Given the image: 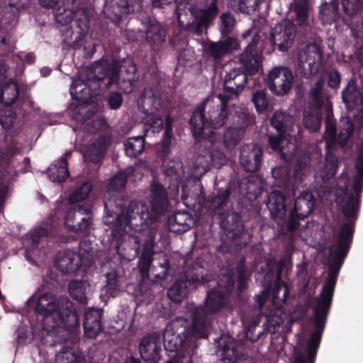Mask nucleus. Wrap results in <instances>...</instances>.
Instances as JSON below:
<instances>
[{
  "mask_svg": "<svg viewBox=\"0 0 363 363\" xmlns=\"http://www.w3.org/2000/svg\"><path fill=\"white\" fill-rule=\"evenodd\" d=\"M263 160V150L255 143L243 145L240 150L239 162L246 172L255 173L259 170Z\"/></svg>",
  "mask_w": 363,
  "mask_h": 363,
  "instance_id": "23",
  "label": "nucleus"
},
{
  "mask_svg": "<svg viewBox=\"0 0 363 363\" xmlns=\"http://www.w3.org/2000/svg\"><path fill=\"white\" fill-rule=\"evenodd\" d=\"M194 224V219L186 211H177L168 218L169 230L176 233L188 231Z\"/></svg>",
  "mask_w": 363,
  "mask_h": 363,
  "instance_id": "40",
  "label": "nucleus"
},
{
  "mask_svg": "<svg viewBox=\"0 0 363 363\" xmlns=\"http://www.w3.org/2000/svg\"><path fill=\"white\" fill-rule=\"evenodd\" d=\"M267 206L273 220L277 223L285 222L287 218H286V197L281 191L278 190L271 191L268 194Z\"/></svg>",
  "mask_w": 363,
  "mask_h": 363,
  "instance_id": "31",
  "label": "nucleus"
},
{
  "mask_svg": "<svg viewBox=\"0 0 363 363\" xmlns=\"http://www.w3.org/2000/svg\"><path fill=\"white\" fill-rule=\"evenodd\" d=\"M184 319H174L168 323L162 334L163 345L167 351H177L188 338L186 325Z\"/></svg>",
  "mask_w": 363,
  "mask_h": 363,
  "instance_id": "20",
  "label": "nucleus"
},
{
  "mask_svg": "<svg viewBox=\"0 0 363 363\" xmlns=\"http://www.w3.org/2000/svg\"><path fill=\"white\" fill-rule=\"evenodd\" d=\"M255 122V117L247 109L235 110L232 116V125L238 130L245 131L246 128L252 125Z\"/></svg>",
  "mask_w": 363,
  "mask_h": 363,
  "instance_id": "50",
  "label": "nucleus"
},
{
  "mask_svg": "<svg viewBox=\"0 0 363 363\" xmlns=\"http://www.w3.org/2000/svg\"><path fill=\"white\" fill-rule=\"evenodd\" d=\"M211 138L202 140L197 145L199 148V159L204 160L207 166L220 168L226 163V157L220 149V143L218 140L220 135H211Z\"/></svg>",
  "mask_w": 363,
  "mask_h": 363,
  "instance_id": "19",
  "label": "nucleus"
},
{
  "mask_svg": "<svg viewBox=\"0 0 363 363\" xmlns=\"http://www.w3.org/2000/svg\"><path fill=\"white\" fill-rule=\"evenodd\" d=\"M89 284L85 280H72L68 284V291L71 297L82 304H86V290Z\"/></svg>",
  "mask_w": 363,
  "mask_h": 363,
  "instance_id": "44",
  "label": "nucleus"
},
{
  "mask_svg": "<svg viewBox=\"0 0 363 363\" xmlns=\"http://www.w3.org/2000/svg\"><path fill=\"white\" fill-rule=\"evenodd\" d=\"M245 135V131L230 126L223 134V143L230 151L233 150L242 140Z\"/></svg>",
  "mask_w": 363,
  "mask_h": 363,
  "instance_id": "53",
  "label": "nucleus"
},
{
  "mask_svg": "<svg viewBox=\"0 0 363 363\" xmlns=\"http://www.w3.org/2000/svg\"><path fill=\"white\" fill-rule=\"evenodd\" d=\"M322 116L320 112L304 116L303 122L305 128L310 132H318L320 128Z\"/></svg>",
  "mask_w": 363,
  "mask_h": 363,
  "instance_id": "63",
  "label": "nucleus"
},
{
  "mask_svg": "<svg viewBox=\"0 0 363 363\" xmlns=\"http://www.w3.org/2000/svg\"><path fill=\"white\" fill-rule=\"evenodd\" d=\"M322 60V52L315 45H308L303 53L299 55L297 72L306 79L315 77L320 71Z\"/></svg>",
  "mask_w": 363,
  "mask_h": 363,
  "instance_id": "18",
  "label": "nucleus"
},
{
  "mask_svg": "<svg viewBox=\"0 0 363 363\" xmlns=\"http://www.w3.org/2000/svg\"><path fill=\"white\" fill-rule=\"evenodd\" d=\"M162 333H148L144 335L139 344V353L145 363H159L161 359Z\"/></svg>",
  "mask_w": 363,
  "mask_h": 363,
  "instance_id": "22",
  "label": "nucleus"
},
{
  "mask_svg": "<svg viewBox=\"0 0 363 363\" xmlns=\"http://www.w3.org/2000/svg\"><path fill=\"white\" fill-rule=\"evenodd\" d=\"M140 99L145 113L147 116L144 122L145 135L149 132L154 135L159 133L163 128V120L160 115H155V113L160 111L162 106L160 81L157 80L155 86L145 88Z\"/></svg>",
  "mask_w": 363,
  "mask_h": 363,
  "instance_id": "4",
  "label": "nucleus"
},
{
  "mask_svg": "<svg viewBox=\"0 0 363 363\" xmlns=\"http://www.w3.org/2000/svg\"><path fill=\"white\" fill-rule=\"evenodd\" d=\"M220 102V107L218 106L216 109H213L208 111V120L211 130L221 128L228 122L230 116L228 110L229 101L226 103H223V100H218Z\"/></svg>",
  "mask_w": 363,
  "mask_h": 363,
  "instance_id": "41",
  "label": "nucleus"
},
{
  "mask_svg": "<svg viewBox=\"0 0 363 363\" xmlns=\"http://www.w3.org/2000/svg\"><path fill=\"white\" fill-rule=\"evenodd\" d=\"M325 84V79L320 77L309 90V97L312 101L314 108L320 111L324 105L323 90Z\"/></svg>",
  "mask_w": 363,
  "mask_h": 363,
  "instance_id": "52",
  "label": "nucleus"
},
{
  "mask_svg": "<svg viewBox=\"0 0 363 363\" xmlns=\"http://www.w3.org/2000/svg\"><path fill=\"white\" fill-rule=\"evenodd\" d=\"M122 219L126 226L135 232L145 233L152 229L149 228L152 220L147 207L137 201H132L129 203L125 216Z\"/></svg>",
  "mask_w": 363,
  "mask_h": 363,
  "instance_id": "16",
  "label": "nucleus"
},
{
  "mask_svg": "<svg viewBox=\"0 0 363 363\" xmlns=\"http://www.w3.org/2000/svg\"><path fill=\"white\" fill-rule=\"evenodd\" d=\"M56 267L64 274H74L82 266V259L77 253L70 249L58 252L56 255Z\"/></svg>",
  "mask_w": 363,
  "mask_h": 363,
  "instance_id": "30",
  "label": "nucleus"
},
{
  "mask_svg": "<svg viewBox=\"0 0 363 363\" xmlns=\"http://www.w3.org/2000/svg\"><path fill=\"white\" fill-rule=\"evenodd\" d=\"M231 194L232 187L230 184H228L224 189H218L215 194L208 197L203 196V202L211 211L216 213V211L222 210L228 206Z\"/></svg>",
  "mask_w": 363,
  "mask_h": 363,
  "instance_id": "38",
  "label": "nucleus"
},
{
  "mask_svg": "<svg viewBox=\"0 0 363 363\" xmlns=\"http://www.w3.org/2000/svg\"><path fill=\"white\" fill-rule=\"evenodd\" d=\"M339 18V4L337 0H331L330 3L323 2L319 7V19L323 25H330Z\"/></svg>",
  "mask_w": 363,
  "mask_h": 363,
  "instance_id": "43",
  "label": "nucleus"
},
{
  "mask_svg": "<svg viewBox=\"0 0 363 363\" xmlns=\"http://www.w3.org/2000/svg\"><path fill=\"white\" fill-rule=\"evenodd\" d=\"M96 75L94 64L90 67V72L86 79L74 80L69 89L72 99L88 103L92 98L98 96L101 90L109 89L106 86V82H102Z\"/></svg>",
  "mask_w": 363,
  "mask_h": 363,
  "instance_id": "9",
  "label": "nucleus"
},
{
  "mask_svg": "<svg viewBox=\"0 0 363 363\" xmlns=\"http://www.w3.org/2000/svg\"><path fill=\"white\" fill-rule=\"evenodd\" d=\"M342 6L345 14L353 17L363 9V0H342Z\"/></svg>",
  "mask_w": 363,
  "mask_h": 363,
  "instance_id": "62",
  "label": "nucleus"
},
{
  "mask_svg": "<svg viewBox=\"0 0 363 363\" xmlns=\"http://www.w3.org/2000/svg\"><path fill=\"white\" fill-rule=\"evenodd\" d=\"M172 118L169 116H167L165 119L164 132L163 133L162 140L158 150V156L162 160H164L170 153L172 139Z\"/></svg>",
  "mask_w": 363,
  "mask_h": 363,
  "instance_id": "46",
  "label": "nucleus"
},
{
  "mask_svg": "<svg viewBox=\"0 0 363 363\" xmlns=\"http://www.w3.org/2000/svg\"><path fill=\"white\" fill-rule=\"evenodd\" d=\"M343 216L347 221L340 225L339 231L333 232L337 249L334 252L332 262L328 267V278L323 285L319 296L315 298L313 308L315 329L307 343V352L310 358L316 357L331 308L337 276L353 240L355 213H351L345 208Z\"/></svg>",
  "mask_w": 363,
  "mask_h": 363,
  "instance_id": "1",
  "label": "nucleus"
},
{
  "mask_svg": "<svg viewBox=\"0 0 363 363\" xmlns=\"http://www.w3.org/2000/svg\"><path fill=\"white\" fill-rule=\"evenodd\" d=\"M106 291L111 296H114L121 289L123 277L119 275L116 271L112 270L106 274Z\"/></svg>",
  "mask_w": 363,
  "mask_h": 363,
  "instance_id": "55",
  "label": "nucleus"
},
{
  "mask_svg": "<svg viewBox=\"0 0 363 363\" xmlns=\"http://www.w3.org/2000/svg\"><path fill=\"white\" fill-rule=\"evenodd\" d=\"M337 158L333 153H332L330 145L327 143L325 163L323 169L324 177L328 178L333 177L337 172Z\"/></svg>",
  "mask_w": 363,
  "mask_h": 363,
  "instance_id": "54",
  "label": "nucleus"
},
{
  "mask_svg": "<svg viewBox=\"0 0 363 363\" xmlns=\"http://www.w3.org/2000/svg\"><path fill=\"white\" fill-rule=\"evenodd\" d=\"M216 353L220 363H255L246 356L239 342L229 335L222 334L215 339Z\"/></svg>",
  "mask_w": 363,
  "mask_h": 363,
  "instance_id": "8",
  "label": "nucleus"
},
{
  "mask_svg": "<svg viewBox=\"0 0 363 363\" xmlns=\"http://www.w3.org/2000/svg\"><path fill=\"white\" fill-rule=\"evenodd\" d=\"M218 0H205L204 6L199 9L188 2L177 6V18L179 27L184 30L201 35L219 13Z\"/></svg>",
  "mask_w": 363,
  "mask_h": 363,
  "instance_id": "3",
  "label": "nucleus"
},
{
  "mask_svg": "<svg viewBox=\"0 0 363 363\" xmlns=\"http://www.w3.org/2000/svg\"><path fill=\"white\" fill-rule=\"evenodd\" d=\"M238 43L235 38L228 37L217 42L208 41L203 45V53L208 57L218 60L225 55L237 50Z\"/></svg>",
  "mask_w": 363,
  "mask_h": 363,
  "instance_id": "29",
  "label": "nucleus"
},
{
  "mask_svg": "<svg viewBox=\"0 0 363 363\" xmlns=\"http://www.w3.org/2000/svg\"><path fill=\"white\" fill-rule=\"evenodd\" d=\"M127 181L128 175L124 172H119L112 177L104 197L105 211L108 212L109 208L119 205L116 203V194L118 195V192L125 188Z\"/></svg>",
  "mask_w": 363,
  "mask_h": 363,
  "instance_id": "33",
  "label": "nucleus"
},
{
  "mask_svg": "<svg viewBox=\"0 0 363 363\" xmlns=\"http://www.w3.org/2000/svg\"><path fill=\"white\" fill-rule=\"evenodd\" d=\"M84 356L75 348L64 345L56 355V363H82Z\"/></svg>",
  "mask_w": 363,
  "mask_h": 363,
  "instance_id": "47",
  "label": "nucleus"
},
{
  "mask_svg": "<svg viewBox=\"0 0 363 363\" xmlns=\"http://www.w3.org/2000/svg\"><path fill=\"white\" fill-rule=\"evenodd\" d=\"M145 142L143 136L129 138L124 142L126 155L133 158L138 157L144 151Z\"/></svg>",
  "mask_w": 363,
  "mask_h": 363,
  "instance_id": "51",
  "label": "nucleus"
},
{
  "mask_svg": "<svg viewBox=\"0 0 363 363\" xmlns=\"http://www.w3.org/2000/svg\"><path fill=\"white\" fill-rule=\"evenodd\" d=\"M5 106V108L0 112V124L4 129L7 130L13 127L18 116L11 106Z\"/></svg>",
  "mask_w": 363,
  "mask_h": 363,
  "instance_id": "61",
  "label": "nucleus"
},
{
  "mask_svg": "<svg viewBox=\"0 0 363 363\" xmlns=\"http://www.w3.org/2000/svg\"><path fill=\"white\" fill-rule=\"evenodd\" d=\"M286 137L284 134L278 133L277 135H269L268 143L269 147L274 152H277L281 159L286 160V155L284 152V145L286 143Z\"/></svg>",
  "mask_w": 363,
  "mask_h": 363,
  "instance_id": "60",
  "label": "nucleus"
},
{
  "mask_svg": "<svg viewBox=\"0 0 363 363\" xmlns=\"http://www.w3.org/2000/svg\"><path fill=\"white\" fill-rule=\"evenodd\" d=\"M150 191L152 211L159 216L164 215L170 205L165 188L160 183L154 182L151 185Z\"/></svg>",
  "mask_w": 363,
  "mask_h": 363,
  "instance_id": "35",
  "label": "nucleus"
},
{
  "mask_svg": "<svg viewBox=\"0 0 363 363\" xmlns=\"http://www.w3.org/2000/svg\"><path fill=\"white\" fill-rule=\"evenodd\" d=\"M282 268L279 267L277 270V277L274 282L273 289L272 291V303L275 311L273 315L277 316L276 320H269L272 321L271 324L274 326H279L283 323L281 315L284 313V305L286 303L290 293L289 285L281 279Z\"/></svg>",
  "mask_w": 363,
  "mask_h": 363,
  "instance_id": "21",
  "label": "nucleus"
},
{
  "mask_svg": "<svg viewBox=\"0 0 363 363\" xmlns=\"http://www.w3.org/2000/svg\"><path fill=\"white\" fill-rule=\"evenodd\" d=\"M252 101L257 113L267 111L269 106V98L264 89H258L253 92Z\"/></svg>",
  "mask_w": 363,
  "mask_h": 363,
  "instance_id": "57",
  "label": "nucleus"
},
{
  "mask_svg": "<svg viewBox=\"0 0 363 363\" xmlns=\"http://www.w3.org/2000/svg\"><path fill=\"white\" fill-rule=\"evenodd\" d=\"M352 188L355 195L352 192H348L347 186H346L343 190L342 196L339 199L337 203L342 213L345 208L351 213H355V219L354 220L355 224L359 211L360 194L363 191V177L355 176Z\"/></svg>",
  "mask_w": 363,
  "mask_h": 363,
  "instance_id": "26",
  "label": "nucleus"
},
{
  "mask_svg": "<svg viewBox=\"0 0 363 363\" xmlns=\"http://www.w3.org/2000/svg\"><path fill=\"white\" fill-rule=\"evenodd\" d=\"M166 30L158 22H150L146 31V40L150 45H160L166 39Z\"/></svg>",
  "mask_w": 363,
  "mask_h": 363,
  "instance_id": "45",
  "label": "nucleus"
},
{
  "mask_svg": "<svg viewBox=\"0 0 363 363\" xmlns=\"http://www.w3.org/2000/svg\"><path fill=\"white\" fill-rule=\"evenodd\" d=\"M141 9L140 0H106L105 3V11L116 20H122L124 16L139 12Z\"/></svg>",
  "mask_w": 363,
  "mask_h": 363,
  "instance_id": "28",
  "label": "nucleus"
},
{
  "mask_svg": "<svg viewBox=\"0 0 363 363\" xmlns=\"http://www.w3.org/2000/svg\"><path fill=\"white\" fill-rule=\"evenodd\" d=\"M95 72L102 82L106 80V86L109 88L117 82V78L138 79L140 77L136 65L131 60L121 66L116 61L97 62L95 63Z\"/></svg>",
  "mask_w": 363,
  "mask_h": 363,
  "instance_id": "7",
  "label": "nucleus"
},
{
  "mask_svg": "<svg viewBox=\"0 0 363 363\" xmlns=\"http://www.w3.org/2000/svg\"><path fill=\"white\" fill-rule=\"evenodd\" d=\"M212 100H213L212 96H207L196 106L189 118V128L196 145L201 143L202 140L211 138V135H217L211 130L208 118H206L204 113L207 104Z\"/></svg>",
  "mask_w": 363,
  "mask_h": 363,
  "instance_id": "12",
  "label": "nucleus"
},
{
  "mask_svg": "<svg viewBox=\"0 0 363 363\" xmlns=\"http://www.w3.org/2000/svg\"><path fill=\"white\" fill-rule=\"evenodd\" d=\"M220 226L230 242L238 248L246 247L251 236L245 229L240 213L223 211L219 213Z\"/></svg>",
  "mask_w": 363,
  "mask_h": 363,
  "instance_id": "6",
  "label": "nucleus"
},
{
  "mask_svg": "<svg viewBox=\"0 0 363 363\" xmlns=\"http://www.w3.org/2000/svg\"><path fill=\"white\" fill-rule=\"evenodd\" d=\"M93 189L89 182H83L69 197L71 203H78L86 199Z\"/></svg>",
  "mask_w": 363,
  "mask_h": 363,
  "instance_id": "58",
  "label": "nucleus"
},
{
  "mask_svg": "<svg viewBox=\"0 0 363 363\" xmlns=\"http://www.w3.org/2000/svg\"><path fill=\"white\" fill-rule=\"evenodd\" d=\"M207 315L201 307H196L192 313V323L190 327L186 326L187 337L206 338L208 335L207 328Z\"/></svg>",
  "mask_w": 363,
  "mask_h": 363,
  "instance_id": "37",
  "label": "nucleus"
},
{
  "mask_svg": "<svg viewBox=\"0 0 363 363\" xmlns=\"http://www.w3.org/2000/svg\"><path fill=\"white\" fill-rule=\"evenodd\" d=\"M110 143L111 135L107 133H101L97 138L86 148L84 153L85 161L94 164L101 162Z\"/></svg>",
  "mask_w": 363,
  "mask_h": 363,
  "instance_id": "32",
  "label": "nucleus"
},
{
  "mask_svg": "<svg viewBox=\"0 0 363 363\" xmlns=\"http://www.w3.org/2000/svg\"><path fill=\"white\" fill-rule=\"evenodd\" d=\"M249 77H252L250 74H247L239 67L233 68L227 72L223 82V92L217 94L211 95L214 99L223 100V103L225 104L226 101H230L234 98H237L240 93L242 91Z\"/></svg>",
  "mask_w": 363,
  "mask_h": 363,
  "instance_id": "13",
  "label": "nucleus"
},
{
  "mask_svg": "<svg viewBox=\"0 0 363 363\" xmlns=\"http://www.w3.org/2000/svg\"><path fill=\"white\" fill-rule=\"evenodd\" d=\"M106 216L104 223L111 228V241L115 247L118 250L121 245L125 240V228L123 225V219L121 215L113 211V208H109L108 212L105 211Z\"/></svg>",
  "mask_w": 363,
  "mask_h": 363,
  "instance_id": "34",
  "label": "nucleus"
},
{
  "mask_svg": "<svg viewBox=\"0 0 363 363\" xmlns=\"http://www.w3.org/2000/svg\"><path fill=\"white\" fill-rule=\"evenodd\" d=\"M55 17L56 22L61 26H67L73 21L74 22L80 32L77 31V34L75 35L71 45L75 50L80 48L84 43L83 33H87L89 23L85 11H83V18H78L76 20L74 19L76 15L70 10L67 11L65 9H64L63 13H56Z\"/></svg>",
  "mask_w": 363,
  "mask_h": 363,
  "instance_id": "25",
  "label": "nucleus"
},
{
  "mask_svg": "<svg viewBox=\"0 0 363 363\" xmlns=\"http://www.w3.org/2000/svg\"><path fill=\"white\" fill-rule=\"evenodd\" d=\"M9 167L8 160L4 157L2 151L0 150V212L4 207L9 192L8 185L4 184V181L7 179Z\"/></svg>",
  "mask_w": 363,
  "mask_h": 363,
  "instance_id": "48",
  "label": "nucleus"
},
{
  "mask_svg": "<svg viewBox=\"0 0 363 363\" xmlns=\"http://www.w3.org/2000/svg\"><path fill=\"white\" fill-rule=\"evenodd\" d=\"M224 278L226 280L225 285L218 283L217 287L207 291L204 306L201 307L205 313L215 314L226 304L229 294L234 289L235 281L231 276H224Z\"/></svg>",
  "mask_w": 363,
  "mask_h": 363,
  "instance_id": "14",
  "label": "nucleus"
},
{
  "mask_svg": "<svg viewBox=\"0 0 363 363\" xmlns=\"http://www.w3.org/2000/svg\"><path fill=\"white\" fill-rule=\"evenodd\" d=\"M104 311L100 308H89L84 313V333L89 338H95L103 330L102 315Z\"/></svg>",
  "mask_w": 363,
  "mask_h": 363,
  "instance_id": "36",
  "label": "nucleus"
},
{
  "mask_svg": "<svg viewBox=\"0 0 363 363\" xmlns=\"http://www.w3.org/2000/svg\"><path fill=\"white\" fill-rule=\"evenodd\" d=\"M259 38L255 35L248 45L238 56L239 68L252 77L262 69L263 55L257 48Z\"/></svg>",
  "mask_w": 363,
  "mask_h": 363,
  "instance_id": "17",
  "label": "nucleus"
},
{
  "mask_svg": "<svg viewBox=\"0 0 363 363\" xmlns=\"http://www.w3.org/2000/svg\"><path fill=\"white\" fill-rule=\"evenodd\" d=\"M105 101L106 102L107 106L111 110L119 109L123 103V97L119 91H111L105 97Z\"/></svg>",
  "mask_w": 363,
  "mask_h": 363,
  "instance_id": "64",
  "label": "nucleus"
},
{
  "mask_svg": "<svg viewBox=\"0 0 363 363\" xmlns=\"http://www.w3.org/2000/svg\"><path fill=\"white\" fill-rule=\"evenodd\" d=\"M294 77L292 70L288 67H273L267 74L266 84L275 96H284L291 90Z\"/></svg>",
  "mask_w": 363,
  "mask_h": 363,
  "instance_id": "15",
  "label": "nucleus"
},
{
  "mask_svg": "<svg viewBox=\"0 0 363 363\" xmlns=\"http://www.w3.org/2000/svg\"><path fill=\"white\" fill-rule=\"evenodd\" d=\"M203 270V267H199L196 272L177 279L167 290L169 298L174 303H181L186 295L188 285L196 287L214 281V276L211 273L204 274Z\"/></svg>",
  "mask_w": 363,
  "mask_h": 363,
  "instance_id": "11",
  "label": "nucleus"
},
{
  "mask_svg": "<svg viewBox=\"0 0 363 363\" xmlns=\"http://www.w3.org/2000/svg\"><path fill=\"white\" fill-rule=\"evenodd\" d=\"M152 272L155 273L157 281L168 279V277L172 275L169 259L166 255L163 256L162 262H160L159 266L154 267Z\"/></svg>",
  "mask_w": 363,
  "mask_h": 363,
  "instance_id": "56",
  "label": "nucleus"
},
{
  "mask_svg": "<svg viewBox=\"0 0 363 363\" xmlns=\"http://www.w3.org/2000/svg\"><path fill=\"white\" fill-rule=\"evenodd\" d=\"M71 151H67L60 160L54 162L47 169L49 179L54 182H63L69 176L67 157L71 155Z\"/></svg>",
  "mask_w": 363,
  "mask_h": 363,
  "instance_id": "39",
  "label": "nucleus"
},
{
  "mask_svg": "<svg viewBox=\"0 0 363 363\" xmlns=\"http://www.w3.org/2000/svg\"><path fill=\"white\" fill-rule=\"evenodd\" d=\"M92 221V206L86 203L74 205L67 211L65 217L67 228L83 237L90 233Z\"/></svg>",
  "mask_w": 363,
  "mask_h": 363,
  "instance_id": "10",
  "label": "nucleus"
},
{
  "mask_svg": "<svg viewBox=\"0 0 363 363\" xmlns=\"http://www.w3.org/2000/svg\"><path fill=\"white\" fill-rule=\"evenodd\" d=\"M296 27L290 21L278 23L272 30L269 40L274 49L280 52L287 51L295 37Z\"/></svg>",
  "mask_w": 363,
  "mask_h": 363,
  "instance_id": "24",
  "label": "nucleus"
},
{
  "mask_svg": "<svg viewBox=\"0 0 363 363\" xmlns=\"http://www.w3.org/2000/svg\"><path fill=\"white\" fill-rule=\"evenodd\" d=\"M27 303L33 306L35 313L43 320L52 317V328H62L66 330L79 326V315L74 303L68 297L57 298L52 292H45L30 296Z\"/></svg>",
  "mask_w": 363,
  "mask_h": 363,
  "instance_id": "2",
  "label": "nucleus"
},
{
  "mask_svg": "<svg viewBox=\"0 0 363 363\" xmlns=\"http://www.w3.org/2000/svg\"><path fill=\"white\" fill-rule=\"evenodd\" d=\"M220 23L219 25V30L223 37L228 36L233 31L235 24V19L230 12H225L220 16Z\"/></svg>",
  "mask_w": 363,
  "mask_h": 363,
  "instance_id": "59",
  "label": "nucleus"
},
{
  "mask_svg": "<svg viewBox=\"0 0 363 363\" xmlns=\"http://www.w3.org/2000/svg\"><path fill=\"white\" fill-rule=\"evenodd\" d=\"M9 67L0 64V102L5 106H11L18 98L19 86L13 79L8 78Z\"/></svg>",
  "mask_w": 363,
  "mask_h": 363,
  "instance_id": "27",
  "label": "nucleus"
},
{
  "mask_svg": "<svg viewBox=\"0 0 363 363\" xmlns=\"http://www.w3.org/2000/svg\"><path fill=\"white\" fill-rule=\"evenodd\" d=\"M269 122L271 126L277 130V133L286 135V132L292 128L294 119L286 112L277 111L273 113Z\"/></svg>",
  "mask_w": 363,
  "mask_h": 363,
  "instance_id": "42",
  "label": "nucleus"
},
{
  "mask_svg": "<svg viewBox=\"0 0 363 363\" xmlns=\"http://www.w3.org/2000/svg\"><path fill=\"white\" fill-rule=\"evenodd\" d=\"M315 203L316 200L311 191H301L295 199L286 220L281 225L280 233L283 235L294 233L300 226V220H303L313 212Z\"/></svg>",
  "mask_w": 363,
  "mask_h": 363,
  "instance_id": "5",
  "label": "nucleus"
},
{
  "mask_svg": "<svg viewBox=\"0 0 363 363\" xmlns=\"http://www.w3.org/2000/svg\"><path fill=\"white\" fill-rule=\"evenodd\" d=\"M342 98L345 104L357 105L363 101L361 91L358 89L356 80L351 79L342 91Z\"/></svg>",
  "mask_w": 363,
  "mask_h": 363,
  "instance_id": "49",
  "label": "nucleus"
}]
</instances>
